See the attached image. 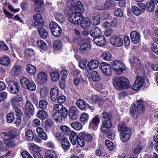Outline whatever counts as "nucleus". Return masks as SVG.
I'll return each instance as SVG.
<instances>
[{"instance_id": "62", "label": "nucleus", "mask_w": 158, "mask_h": 158, "mask_svg": "<svg viewBox=\"0 0 158 158\" xmlns=\"http://www.w3.org/2000/svg\"><path fill=\"white\" fill-rule=\"evenodd\" d=\"M91 100L92 103H97L101 101V99L99 96L96 95H94L91 97Z\"/></svg>"}, {"instance_id": "49", "label": "nucleus", "mask_w": 158, "mask_h": 158, "mask_svg": "<svg viewBox=\"0 0 158 158\" xmlns=\"http://www.w3.org/2000/svg\"><path fill=\"white\" fill-rule=\"evenodd\" d=\"M55 17L56 20L60 23H63L65 21V17L61 13L59 12H57Z\"/></svg>"}, {"instance_id": "46", "label": "nucleus", "mask_w": 158, "mask_h": 158, "mask_svg": "<svg viewBox=\"0 0 158 158\" xmlns=\"http://www.w3.org/2000/svg\"><path fill=\"white\" fill-rule=\"evenodd\" d=\"M13 139H10L9 140L6 141L5 143L6 145H7L9 148L10 146V148H12L15 147L16 145L18 144L16 142L15 140Z\"/></svg>"}, {"instance_id": "47", "label": "nucleus", "mask_w": 158, "mask_h": 158, "mask_svg": "<svg viewBox=\"0 0 158 158\" xmlns=\"http://www.w3.org/2000/svg\"><path fill=\"white\" fill-rule=\"evenodd\" d=\"M39 105L40 109H46L48 105V101L45 99L41 100L39 102Z\"/></svg>"}, {"instance_id": "59", "label": "nucleus", "mask_w": 158, "mask_h": 158, "mask_svg": "<svg viewBox=\"0 0 158 158\" xmlns=\"http://www.w3.org/2000/svg\"><path fill=\"white\" fill-rule=\"evenodd\" d=\"M48 90L46 87L42 88L40 90V94L41 97H46L48 95Z\"/></svg>"}, {"instance_id": "37", "label": "nucleus", "mask_w": 158, "mask_h": 158, "mask_svg": "<svg viewBox=\"0 0 158 158\" xmlns=\"http://www.w3.org/2000/svg\"><path fill=\"white\" fill-rule=\"evenodd\" d=\"M46 158H57L56 154L53 150H47L45 153Z\"/></svg>"}, {"instance_id": "29", "label": "nucleus", "mask_w": 158, "mask_h": 158, "mask_svg": "<svg viewBox=\"0 0 158 158\" xmlns=\"http://www.w3.org/2000/svg\"><path fill=\"white\" fill-rule=\"evenodd\" d=\"M33 19L35 21V25L37 26H42L43 23V18L40 15L36 14L34 15Z\"/></svg>"}, {"instance_id": "38", "label": "nucleus", "mask_w": 158, "mask_h": 158, "mask_svg": "<svg viewBox=\"0 0 158 158\" xmlns=\"http://www.w3.org/2000/svg\"><path fill=\"white\" fill-rule=\"evenodd\" d=\"M26 139L29 141H31L34 138V135L33 131L30 129H27L25 132Z\"/></svg>"}, {"instance_id": "44", "label": "nucleus", "mask_w": 158, "mask_h": 158, "mask_svg": "<svg viewBox=\"0 0 158 158\" xmlns=\"http://www.w3.org/2000/svg\"><path fill=\"white\" fill-rule=\"evenodd\" d=\"M38 31L40 36L43 39H45L48 35V32L43 28L39 27Z\"/></svg>"}, {"instance_id": "25", "label": "nucleus", "mask_w": 158, "mask_h": 158, "mask_svg": "<svg viewBox=\"0 0 158 158\" xmlns=\"http://www.w3.org/2000/svg\"><path fill=\"white\" fill-rule=\"evenodd\" d=\"M139 34L135 31H133L130 34V37L131 41L134 44H137L140 40Z\"/></svg>"}, {"instance_id": "17", "label": "nucleus", "mask_w": 158, "mask_h": 158, "mask_svg": "<svg viewBox=\"0 0 158 158\" xmlns=\"http://www.w3.org/2000/svg\"><path fill=\"white\" fill-rule=\"evenodd\" d=\"M100 17L98 13L93 14L91 17L90 22L93 25H97L100 23Z\"/></svg>"}, {"instance_id": "58", "label": "nucleus", "mask_w": 158, "mask_h": 158, "mask_svg": "<svg viewBox=\"0 0 158 158\" xmlns=\"http://www.w3.org/2000/svg\"><path fill=\"white\" fill-rule=\"evenodd\" d=\"M54 136L57 139L60 141L65 138L62 133L59 132L55 133Z\"/></svg>"}, {"instance_id": "55", "label": "nucleus", "mask_w": 158, "mask_h": 158, "mask_svg": "<svg viewBox=\"0 0 158 158\" xmlns=\"http://www.w3.org/2000/svg\"><path fill=\"white\" fill-rule=\"evenodd\" d=\"M127 128H130L127 127L126 124L123 123H120L118 125V130L119 131H121V132L127 131Z\"/></svg>"}, {"instance_id": "48", "label": "nucleus", "mask_w": 158, "mask_h": 158, "mask_svg": "<svg viewBox=\"0 0 158 158\" xmlns=\"http://www.w3.org/2000/svg\"><path fill=\"white\" fill-rule=\"evenodd\" d=\"M102 121L111 120L112 115L110 113H108L106 112H103L101 114Z\"/></svg>"}, {"instance_id": "20", "label": "nucleus", "mask_w": 158, "mask_h": 158, "mask_svg": "<svg viewBox=\"0 0 158 158\" xmlns=\"http://www.w3.org/2000/svg\"><path fill=\"white\" fill-rule=\"evenodd\" d=\"M90 33L91 36L95 38L101 35L102 31L100 28L95 27L90 30Z\"/></svg>"}, {"instance_id": "28", "label": "nucleus", "mask_w": 158, "mask_h": 158, "mask_svg": "<svg viewBox=\"0 0 158 158\" xmlns=\"http://www.w3.org/2000/svg\"><path fill=\"white\" fill-rule=\"evenodd\" d=\"M89 77L94 81H99L101 79V77L98 72L95 71H89Z\"/></svg>"}, {"instance_id": "6", "label": "nucleus", "mask_w": 158, "mask_h": 158, "mask_svg": "<svg viewBox=\"0 0 158 158\" xmlns=\"http://www.w3.org/2000/svg\"><path fill=\"white\" fill-rule=\"evenodd\" d=\"M101 70L102 73L107 76H110L112 74L111 66L106 62L101 63L100 66Z\"/></svg>"}, {"instance_id": "61", "label": "nucleus", "mask_w": 158, "mask_h": 158, "mask_svg": "<svg viewBox=\"0 0 158 158\" xmlns=\"http://www.w3.org/2000/svg\"><path fill=\"white\" fill-rule=\"evenodd\" d=\"M6 118L8 123H12L15 119L14 115L13 113H9L7 115Z\"/></svg>"}, {"instance_id": "43", "label": "nucleus", "mask_w": 158, "mask_h": 158, "mask_svg": "<svg viewBox=\"0 0 158 158\" xmlns=\"http://www.w3.org/2000/svg\"><path fill=\"white\" fill-rule=\"evenodd\" d=\"M60 129L65 135H69L73 131H71L68 126L66 125L61 126Z\"/></svg>"}, {"instance_id": "27", "label": "nucleus", "mask_w": 158, "mask_h": 158, "mask_svg": "<svg viewBox=\"0 0 158 158\" xmlns=\"http://www.w3.org/2000/svg\"><path fill=\"white\" fill-rule=\"evenodd\" d=\"M36 131L39 136L43 140H45L48 139V136L43 128L40 127L36 128Z\"/></svg>"}, {"instance_id": "24", "label": "nucleus", "mask_w": 158, "mask_h": 158, "mask_svg": "<svg viewBox=\"0 0 158 158\" xmlns=\"http://www.w3.org/2000/svg\"><path fill=\"white\" fill-rule=\"evenodd\" d=\"M100 122V118L97 116H95L90 122L89 127L93 129H96V127L97 126Z\"/></svg>"}, {"instance_id": "15", "label": "nucleus", "mask_w": 158, "mask_h": 158, "mask_svg": "<svg viewBox=\"0 0 158 158\" xmlns=\"http://www.w3.org/2000/svg\"><path fill=\"white\" fill-rule=\"evenodd\" d=\"M131 65L136 69H138L141 68V64L140 60L137 57L134 56L131 57L129 60Z\"/></svg>"}, {"instance_id": "21", "label": "nucleus", "mask_w": 158, "mask_h": 158, "mask_svg": "<svg viewBox=\"0 0 158 158\" xmlns=\"http://www.w3.org/2000/svg\"><path fill=\"white\" fill-rule=\"evenodd\" d=\"M93 40L95 43L99 46L104 45L106 43L105 38L102 35L94 38Z\"/></svg>"}, {"instance_id": "36", "label": "nucleus", "mask_w": 158, "mask_h": 158, "mask_svg": "<svg viewBox=\"0 0 158 158\" xmlns=\"http://www.w3.org/2000/svg\"><path fill=\"white\" fill-rule=\"evenodd\" d=\"M36 116L37 117L40 119L44 120L48 117V114L44 110H40L37 112Z\"/></svg>"}, {"instance_id": "56", "label": "nucleus", "mask_w": 158, "mask_h": 158, "mask_svg": "<svg viewBox=\"0 0 158 158\" xmlns=\"http://www.w3.org/2000/svg\"><path fill=\"white\" fill-rule=\"evenodd\" d=\"M102 57L104 60L108 61L111 59L112 55L109 52H105L102 54Z\"/></svg>"}, {"instance_id": "40", "label": "nucleus", "mask_w": 158, "mask_h": 158, "mask_svg": "<svg viewBox=\"0 0 158 158\" xmlns=\"http://www.w3.org/2000/svg\"><path fill=\"white\" fill-rule=\"evenodd\" d=\"M99 64V61L97 60L94 59L90 61L89 64V66L91 69H95L98 67Z\"/></svg>"}, {"instance_id": "12", "label": "nucleus", "mask_w": 158, "mask_h": 158, "mask_svg": "<svg viewBox=\"0 0 158 158\" xmlns=\"http://www.w3.org/2000/svg\"><path fill=\"white\" fill-rule=\"evenodd\" d=\"M9 88L10 92L13 94L18 93L19 90V85L17 81H13L10 82L9 84Z\"/></svg>"}, {"instance_id": "9", "label": "nucleus", "mask_w": 158, "mask_h": 158, "mask_svg": "<svg viewBox=\"0 0 158 158\" xmlns=\"http://www.w3.org/2000/svg\"><path fill=\"white\" fill-rule=\"evenodd\" d=\"M132 132L130 128H127V131L121 132L120 133V138L123 142L128 141L131 138Z\"/></svg>"}, {"instance_id": "4", "label": "nucleus", "mask_w": 158, "mask_h": 158, "mask_svg": "<svg viewBox=\"0 0 158 158\" xmlns=\"http://www.w3.org/2000/svg\"><path fill=\"white\" fill-rule=\"evenodd\" d=\"M81 14L79 12H71L67 16L69 21L71 23L77 24L80 23V21L83 19V18L80 17Z\"/></svg>"}, {"instance_id": "16", "label": "nucleus", "mask_w": 158, "mask_h": 158, "mask_svg": "<svg viewBox=\"0 0 158 158\" xmlns=\"http://www.w3.org/2000/svg\"><path fill=\"white\" fill-rule=\"evenodd\" d=\"M112 126L111 120L102 121V125L101 127V131L103 133L106 132L108 129Z\"/></svg>"}, {"instance_id": "18", "label": "nucleus", "mask_w": 158, "mask_h": 158, "mask_svg": "<svg viewBox=\"0 0 158 158\" xmlns=\"http://www.w3.org/2000/svg\"><path fill=\"white\" fill-rule=\"evenodd\" d=\"M22 68L21 66L18 65L13 66L11 69V75L14 76H18L22 73Z\"/></svg>"}, {"instance_id": "34", "label": "nucleus", "mask_w": 158, "mask_h": 158, "mask_svg": "<svg viewBox=\"0 0 158 158\" xmlns=\"http://www.w3.org/2000/svg\"><path fill=\"white\" fill-rule=\"evenodd\" d=\"M47 76L46 74L43 72L40 73L38 76L37 80L40 84H43L47 80Z\"/></svg>"}, {"instance_id": "41", "label": "nucleus", "mask_w": 158, "mask_h": 158, "mask_svg": "<svg viewBox=\"0 0 158 158\" xmlns=\"http://www.w3.org/2000/svg\"><path fill=\"white\" fill-rule=\"evenodd\" d=\"M76 105L81 110H84L86 107V104L85 101L82 99L78 100L76 103Z\"/></svg>"}, {"instance_id": "39", "label": "nucleus", "mask_w": 158, "mask_h": 158, "mask_svg": "<svg viewBox=\"0 0 158 158\" xmlns=\"http://www.w3.org/2000/svg\"><path fill=\"white\" fill-rule=\"evenodd\" d=\"M62 148L65 150H68L70 148V143L68 139L65 138L61 141Z\"/></svg>"}, {"instance_id": "51", "label": "nucleus", "mask_w": 158, "mask_h": 158, "mask_svg": "<svg viewBox=\"0 0 158 158\" xmlns=\"http://www.w3.org/2000/svg\"><path fill=\"white\" fill-rule=\"evenodd\" d=\"M71 126L73 129L77 130H80L82 127V124L80 123L77 122L71 123Z\"/></svg>"}, {"instance_id": "63", "label": "nucleus", "mask_w": 158, "mask_h": 158, "mask_svg": "<svg viewBox=\"0 0 158 158\" xmlns=\"http://www.w3.org/2000/svg\"><path fill=\"white\" fill-rule=\"evenodd\" d=\"M14 113L17 117H21L22 112L21 110L17 106L13 107Z\"/></svg>"}, {"instance_id": "5", "label": "nucleus", "mask_w": 158, "mask_h": 158, "mask_svg": "<svg viewBox=\"0 0 158 158\" xmlns=\"http://www.w3.org/2000/svg\"><path fill=\"white\" fill-rule=\"evenodd\" d=\"M138 7L133 6L131 9L132 13L137 16L139 15L142 13L144 12L146 9L145 5L143 3L138 4Z\"/></svg>"}, {"instance_id": "10", "label": "nucleus", "mask_w": 158, "mask_h": 158, "mask_svg": "<svg viewBox=\"0 0 158 158\" xmlns=\"http://www.w3.org/2000/svg\"><path fill=\"white\" fill-rule=\"evenodd\" d=\"M24 110L28 115L33 116L34 114L35 108L33 105L29 101L26 102L24 107Z\"/></svg>"}, {"instance_id": "57", "label": "nucleus", "mask_w": 158, "mask_h": 158, "mask_svg": "<svg viewBox=\"0 0 158 158\" xmlns=\"http://www.w3.org/2000/svg\"><path fill=\"white\" fill-rule=\"evenodd\" d=\"M59 112L60 113L61 116L64 119H65L67 117L68 111L66 107H63V108Z\"/></svg>"}, {"instance_id": "54", "label": "nucleus", "mask_w": 158, "mask_h": 158, "mask_svg": "<svg viewBox=\"0 0 158 158\" xmlns=\"http://www.w3.org/2000/svg\"><path fill=\"white\" fill-rule=\"evenodd\" d=\"M62 30L60 27H58L54 30L52 31L51 32L52 35L55 37L60 36Z\"/></svg>"}, {"instance_id": "13", "label": "nucleus", "mask_w": 158, "mask_h": 158, "mask_svg": "<svg viewBox=\"0 0 158 158\" xmlns=\"http://www.w3.org/2000/svg\"><path fill=\"white\" fill-rule=\"evenodd\" d=\"M116 3L112 0H108L105 1L103 5L101 7V10H106L108 9H113L116 6Z\"/></svg>"}, {"instance_id": "8", "label": "nucleus", "mask_w": 158, "mask_h": 158, "mask_svg": "<svg viewBox=\"0 0 158 158\" xmlns=\"http://www.w3.org/2000/svg\"><path fill=\"white\" fill-rule=\"evenodd\" d=\"M144 81L143 78L139 76H137L134 83L132 86V89L135 91L139 90L143 86Z\"/></svg>"}, {"instance_id": "52", "label": "nucleus", "mask_w": 158, "mask_h": 158, "mask_svg": "<svg viewBox=\"0 0 158 158\" xmlns=\"http://www.w3.org/2000/svg\"><path fill=\"white\" fill-rule=\"evenodd\" d=\"M26 70L30 73L32 74H35L36 72L35 67L31 64H28L27 65Z\"/></svg>"}, {"instance_id": "53", "label": "nucleus", "mask_w": 158, "mask_h": 158, "mask_svg": "<svg viewBox=\"0 0 158 158\" xmlns=\"http://www.w3.org/2000/svg\"><path fill=\"white\" fill-rule=\"evenodd\" d=\"M51 78L53 81H56L58 80L60 77L59 73L56 72L51 73L50 74Z\"/></svg>"}, {"instance_id": "64", "label": "nucleus", "mask_w": 158, "mask_h": 158, "mask_svg": "<svg viewBox=\"0 0 158 158\" xmlns=\"http://www.w3.org/2000/svg\"><path fill=\"white\" fill-rule=\"evenodd\" d=\"M59 27L60 26L56 23L54 21H52L49 24V28L51 31L56 29Z\"/></svg>"}, {"instance_id": "30", "label": "nucleus", "mask_w": 158, "mask_h": 158, "mask_svg": "<svg viewBox=\"0 0 158 158\" xmlns=\"http://www.w3.org/2000/svg\"><path fill=\"white\" fill-rule=\"evenodd\" d=\"M79 24H81V26L82 28L87 29L90 27L91 23L88 18H83V19L80 21Z\"/></svg>"}, {"instance_id": "50", "label": "nucleus", "mask_w": 158, "mask_h": 158, "mask_svg": "<svg viewBox=\"0 0 158 158\" xmlns=\"http://www.w3.org/2000/svg\"><path fill=\"white\" fill-rule=\"evenodd\" d=\"M37 44L39 48L43 50H46L47 47V44L43 40H38L37 42Z\"/></svg>"}, {"instance_id": "60", "label": "nucleus", "mask_w": 158, "mask_h": 158, "mask_svg": "<svg viewBox=\"0 0 158 158\" xmlns=\"http://www.w3.org/2000/svg\"><path fill=\"white\" fill-rule=\"evenodd\" d=\"M105 144L107 148L110 151L112 150L114 146V143L109 140H106Z\"/></svg>"}, {"instance_id": "19", "label": "nucleus", "mask_w": 158, "mask_h": 158, "mask_svg": "<svg viewBox=\"0 0 158 158\" xmlns=\"http://www.w3.org/2000/svg\"><path fill=\"white\" fill-rule=\"evenodd\" d=\"M59 93V90L57 87L52 88L50 92L51 99L53 101H56L57 98Z\"/></svg>"}, {"instance_id": "14", "label": "nucleus", "mask_w": 158, "mask_h": 158, "mask_svg": "<svg viewBox=\"0 0 158 158\" xmlns=\"http://www.w3.org/2000/svg\"><path fill=\"white\" fill-rule=\"evenodd\" d=\"M79 114V112L77 108L75 106H72L69 109V116L72 120L77 119Z\"/></svg>"}, {"instance_id": "7", "label": "nucleus", "mask_w": 158, "mask_h": 158, "mask_svg": "<svg viewBox=\"0 0 158 158\" xmlns=\"http://www.w3.org/2000/svg\"><path fill=\"white\" fill-rule=\"evenodd\" d=\"M0 135L3 139L4 143L6 141L9 140L10 139H14L17 136L16 133L14 131L8 132H3L1 133Z\"/></svg>"}, {"instance_id": "33", "label": "nucleus", "mask_w": 158, "mask_h": 158, "mask_svg": "<svg viewBox=\"0 0 158 158\" xmlns=\"http://www.w3.org/2000/svg\"><path fill=\"white\" fill-rule=\"evenodd\" d=\"M10 59L7 56H4L0 58V64L4 66H8L10 63Z\"/></svg>"}, {"instance_id": "32", "label": "nucleus", "mask_w": 158, "mask_h": 158, "mask_svg": "<svg viewBox=\"0 0 158 158\" xmlns=\"http://www.w3.org/2000/svg\"><path fill=\"white\" fill-rule=\"evenodd\" d=\"M66 6L71 12H76V7L75 3L73 0H69L66 2Z\"/></svg>"}, {"instance_id": "1", "label": "nucleus", "mask_w": 158, "mask_h": 158, "mask_svg": "<svg viewBox=\"0 0 158 158\" xmlns=\"http://www.w3.org/2000/svg\"><path fill=\"white\" fill-rule=\"evenodd\" d=\"M145 102L142 100L137 101V105L133 104L130 108L131 114L135 119H137L140 114H143L145 110Z\"/></svg>"}, {"instance_id": "31", "label": "nucleus", "mask_w": 158, "mask_h": 158, "mask_svg": "<svg viewBox=\"0 0 158 158\" xmlns=\"http://www.w3.org/2000/svg\"><path fill=\"white\" fill-rule=\"evenodd\" d=\"M79 137L83 139L85 141L88 142H90L93 139V136L91 134L82 132L79 134Z\"/></svg>"}, {"instance_id": "23", "label": "nucleus", "mask_w": 158, "mask_h": 158, "mask_svg": "<svg viewBox=\"0 0 158 158\" xmlns=\"http://www.w3.org/2000/svg\"><path fill=\"white\" fill-rule=\"evenodd\" d=\"M20 83L21 85L24 88L27 89H33L34 87V85H33V88L32 87H28V84H29V81L27 78L24 77H21L20 79Z\"/></svg>"}, {"instance_id": "2", "label": "nucleus", "mask_w": 158, "mask_h": 158, "mask_svg": "<svg viewBox=\"0 0 158 158\" xmlns=\"http://www.w3.org/2000/svg\"><path fill=\"white\" fill-rule=\"evenodd\" d=\"M129 81L126 77H115L113 81V84L117 88L121 89L129 88L131 85Z\"/></svg>"}, {"instance_id": "45", "label": "nucleus", "mask_w": 158, "mask_h": 158, "mask_svg": "<svg viewBox=\"0 0 158 158\" xmlns=\"http://www.w3.org/2000/svg\"><path fill=\"white\" fill-rule=\"evenodd\" d=\"M76 12H79L80 13H83L84 12V7L81 2L78 1L77 2L76 5Z\"/></svg>"}, {"instance_id": "42", "label": "nucleus", "mask_w": 158, "mask_h": 158, "mask_svg": "<svg viewBox=\"0 0 158 158\" xmlns=\"http://www.w3.org/2000/svg\"><path fill=\"white\" fill-rule=\"evenodd\" d=\"M53 118L58 122H61L63 120V117L61 116L60 113L56 112L52 115Z\"/></svg>"}, {"instance_id": "3", "label": "nucleus", "mask_w": 158, "mask_h": 158, "mask_svg": "<svg viewBox=\"0 0 158 158\" xmlns=\"http://www.w3.org/2000/svg\"><path fill=\"white\" fill-rule=\"evenodd\" d=\"M111 65L113 70L118 75L121 74L126 69L124 64L118 60L113 61L111 62Z\"/></svg>"}, {"instance_id": "22", "label": "nucleus", "mask_w": 158, "mask_h": 158, "mask_svg": "<svg viewBox=\"0 0 158 158\" xmlns=\"http://www.w3.org/2000/svg\"><path fill=\"white\" fill-rule=\"evenodd\" d=\"M23 100L22 95L20 94H18L16 97L11 100V104L13 107L17 106L19 105V102H21Z\"/></svg>"}, {"instance_id": "26", "label": "nucleus", "mask_w": 158, "mask_h": 158, "mask_svg": "<svg viewBox=\"0 0 158 158\" xmlns=\"http://www.w3.org/2000/svg\"><path fill=\"white\" fill-rule=\"evenodd\" d=\"M90 44L87 42H84L82 44L79 50L82 53L87 52L91 49Z\"/></svg>"}, {"instance_id": "11", "label": "nucleus", "mask_w": 158, "mask_h": 158, "mask_svg": "<svg viewBox=\"0 0 158 158\" xmlns=\"http://www.w3.org/2000/svg\"><path fill=\"white\" fill-rule=\"evenodd\" d=\"M111 44L116 47H119L122 46L123 44V41L121 38L116 36H113L110 39Z\"/></svg>"}, {"instance_id": "35", "label": "nucleus", "mask_w": 158, "mask_h": 158, "mask_svg": "<svg viewBox=\"0 0 158 158\" xmlns=\"http://www.w3.org/2000/svg\"><path fill=\"white\" fill-rule=\"evenodd\" d=\"M70 141L73 145H75L77 143L78 139V135H77L76 133L73 131L69 135Z\"/></svg>"}]
</instances>
